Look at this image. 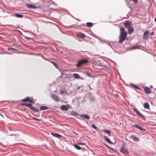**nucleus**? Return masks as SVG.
I'll list each match as a JSON object with an SVG mask.
<instances>
[{"label": "nucleus", "mask_w": 156, "mask_h": 156, "mask_svg": "<svg viewBox=\"0 0 156 156\" xmlns=\"http://www.w3.org/2000/svg\"><path fill=\"white\" fill-rule=\"evenodd\" d=\"M133 110L135 112H136L137 114V113H138L139 112L137 111L135 108H133Z\"/></svg>", "instance_id": "37"}, {"label": "nucleus", "mask_w": 156, "mask_h": 156, "mask_svg": "<svg viewBox=\"0 0 156 156\" xmlns=\"http://www.w3.org/2000/svg\"><path fill=\"white\" fill-rule=\"evenodd\" d=\"M144 106L145 108L149 109V105L147 102L145 103L144 104Z\"/></svg>", "instance_id": "21"}, {"label": "nucleus", "mask_w": 156, "mask_h": 156, "mask_svg": "<svg viewBox=\"0 0 156 156\" xmlns=\"http://www.w3.org/2000/svg\"><path fill=\"white\" fill-rule=\"evenodd\" d=\"M48 108L46 106H42L40 108V109L41 110H45Z\"/></svg>", "instance_id": "23"}, {"label": "nucleus", "mask_w": 156, "mask_h": 156, "mask_svg": "<svg viewBox=\"0 0 156 156\" xmlns=\"http://www.w3.org/2000/svg\"><path fill=\"white\" fill-rule=\"evenodd\" d=\"M154 20L156 22V17L154 19Z\"/></svg>", "instance_id": "46"}, {"label": "nucleus", "mask_w": 156, "mask_h": 156, "mask_svg": "<svg viewBox=\"0 0 156 156\" xmlns=\"http://www.w3.org/2000/svg\"><path fill=\"white\" fill-rule=\"evenodd\" d=\"M60 108L62 110L64 111H66L69 109V108L65 105L61 106Z\"/></svg>", "instance_id": "13"}, {"label": "nucleus", "mask_w": 156, "mask_h": 156, "mask_svg": "<svg viewBox=\"0 0 156 156\" xmlns=\"http://www.w3.org/2000/svg\"><path fill=\"white\" fill-rule=\"evenodd\" d=\"M14 15L15 16L20 18H21L23 17V15L21 14H14Z\"/></svg>", "instance_id": "24"}, {"label": "nucleus", "mask_w": 156, "mask_h": 156, "mask_svg": "<svg viewBox=\"0 0 156 156\" xmlns=\"http://www.w3.org/2000/svg\"><path fill=\"white\" fill-rule=\"evenodd\" d=\"M80 88H81V87H80V86H78V87H77V89H80Z\"/></svg>", "instance_id": "44"}, {"label": "nucleus", "mask_w": 156, "mask_h": 156, "mask_svg": "<svg viewBox=\"0 0 156 156\" xmlns=\"http://www.w3.org/2000/svg\"><path fill=\"white\" fill-rule=\"evenodd\" d=\"M23 106H25L27 107H29L30 108L32 106V105L30 103H24L22 104Z\"/></svg>", "instance_id": "19"}, {"label": "nucleus", "mask_w": 156, "mask_h": 156, "mask_svg": "<svg viewBox=\"0 0 156 156\" xmlns=\"http://www.w3.org/2000/svg\"><path fill=\"white\" fill-rule=\"evenodd\" d=\"M130 137L131 138L133 139L135 142H139L140 141V140L138 138L135 137L133 135H131L130 136Z\"/></svg>", "instance_id": "9"}, {"label": "nucleus", "mask_w": 156, "mask_h": 156, "mask_svg": "<svg viewBox=\"0 0 156 156\" xmlns=\"http://www.w3.org/2000/svg\"><path fill=\"white\" fill-rule=\"evenodd\" d=\"M51 62L53 64V65L56 68H57L58 66L57 64H56L55 62L53 61H51Z\"/></svg>", "instance_id": "32"}, {"label": "nucleus", "mask_w": 156, "mask_h": 156, "mask_svg": "<svg viewBox=\"0 0 156 156\" xmlns=\"http://www.w3.org/2000/svg\"><path fill=\"white\" fill-rule=\"evenodd\" d=\"M137 114L139 117L142 118L143 120H145V117L140 112H139L138 113H137Z\"/></svg>", "instance_id": "22"}, {"label": "nucleus", "mask_w": 156, "mask_h": 156, "mask_svg": "<svg viewBox=\"0 0 156 156\" xmlns=\"http://www.w3.org/2000/svg\"><path fill=\"white\" fill-rule=\"evenodd\" d=\"M87 61L86 60H80L78 62L76 65V66L77 67H80L83 64L87 63Z\"/></svg>", "instance_id": "3"}, {"label": "nucleus", "mask_w": 156, "mask_h": 156, "mask_svg": "<svg viewBox=\"0 0 156 156\" xmlns=\"http://www.w3.org/2000/svg\"><path fill=\"white\" fill-rule=\"evenodd\" d=\"M122 144L121 146V147L120 149V151L123 154H126L128 153V152L125 149L126 144L124 143L123 141L122 140Z\"/></svg>", "instance_id": "2"}, {"label": "nucleus", "mask_w": 156, "mask_h": 156, "mask_svg": "<svg viewBox=\"0 0 156 156\" xmlns=\"http://www.w3.org/2000/svg\"><path fill=\"white\" fill-rule=\"evenodd\" d=\"M77 36L78 37H80L81 38H84L85 37L84 34L81 32L77 33Z\"/></svg>", "instance_id": "10"}, {"label": "nucleus", "mask_w": 156, "mask_h": 156, "mask_svg": "<svg viewBox=\"0 0 156 156\" xmlns=\"http://www.w3.org/2000/svg\"><path fill=\"white\" fill-rule=\"evenodd\" d=\"M138 129H139L140 130H142V131H144L145 130V129L143 128V127H141L140 126L139 127Z\"/></svg>", "instance_id": "34"}, {"label": "nucleus", "mask_w": 156, "mask_h": 156, "mask_svg": "<svg viewBox=\"0 0 156 156\" xmlns=\"http://www.w3.org/2000/svg\"><path fill=\"white\" fill-rule=\"evenodd\" d=\"M104 137L105 138V139L108 143L111 144H113V143L109 139L107 138V137L106 136H104Z\"/></svg>", "instance_id": "16"}, {"label": "nucleus", "mask_w": 156, "mask_h": 156, "mask_svg": "<svg viewBox=\"0 0 156 156\" xmlns=\"http://www.w3.org/2000/svg\"><path fill=\"white\" fill-rule=\"evenodd\" d=\"M13 49L15 50V49L14 48H8V50H11Z\"/></svg>", "instance_id": "40"}, {"label": "nucleus", "mask_w": 156, "mask_h": 156, "mask_svg": "<svg viewBox=\"0 0 156 156\" xmlns=\"http://www.w3.org/2000/svg\"><path fill=\"white\" fill-rule=\"evenodd\" d=\"M133 126L135 127L136 128H137V129H139V127L140 126H139V125H133Z\"/></svg>", "instance_id": "36"}, {"label": "nucleus", "mask_w": 156, "mask_h": 156, "mask_svg": "<svg viewBox=\"0 0 156 156\" xmlns=\"http://www.w3.org/2000/svg\"><path fill=\"white\" fill-rule=\"evenodd\" d=\"M71 114L73 116H77L78 115V113L75 111L73 112Z\"/></svg>", "instance_id": "29"}, {"label": "nucleus", "mask_w": 156, "mask_h": 156, "mask_svg": "<svg viewBox=\"0 0 156 156\" xmlns=\"http://www.w3.org/2000/svg\"><path fill=\"white\" fill-rule=\"evenodd\" d=\"M26 5L27 8H29L34 9L36 8V6L35 5L30 4H26Z\"/></svg>", "instance_id": "11"}, {"label": "nucleus", "mask_w": 156, "mask_h": 156, "mask_svg": "<svg viewBox=\"0 0 156 156\" xmlns=\"http://www.w3.org/2000/svg\"><path fill=\"white\" fill-rule=\"evenodd\" d=\"M34 119H35V120H40L39 119H37V118H33Z\"/></svg>", "instance_id": "45"}, {"label": "nucleus", "mask_w": 156, "mask_h": 156, "mask_svg": "<svg viewBox=\"0 0 156 156\" xmlns=\"http://www.w3.org/2000/svg\"><path fill=\"white\" fill-rule=\"evenodd\" d=\"M87 25L88 27H91L93 26V23L90 22H87Z\"/></svg>", "instance_id": "28"}, {"label": "nucleus", "mask_w": 156, "mask_h": 156, "mask_svg": "<svg viewBox=\"0 0 156 156\" xmlns=\"http://www.w3.org/2000/svg\"><path fill=\"white\" fill-rule=\"evenodd\" d=\"M51 97L55 101L59 102L60 101V99L57 95L55 94H52L51 95Z\"/></svg>", "instance_id": "4"}, {"label": "nucleus", "mask_w": 156, "mask_h": 156, "mask_svg": "<svg viewBox=\"0 0 156 156\" xmlns=\"http://www.w3.org/2000/svg\"><path fill=\"white\" fill-rule=\"evenodd\" d=\"M128 32L129 34H131L133 31V29L132 27H130L128 28Z\"/></svg>", "instance_id": "17"}, {"label": "nucleus", "mask_w": 156, "mask_h": 156, "mask_svg": "<svg viewBox=\"0 0 156 156\" xmlns=\"http://www.w3.org/2000/svg\"><path fill=\"white\" fill-rule=\"evenodd\" d=\"M90 99L91 100H92V101H94V98H90Z\"/></svg>", "instance_id": "43"}, {"label": "nucleus", "mask_w": 156, "mask_h": 156, "mask_svg": "<svg viewBox=\"0 0 156 156\" xmlns=\"http://www.w3.org/2000/svg\"><path fill=\"white\" fill-rule=\"evenodd\" d=\"M51 134L52 136L57 138H59L62 137V136L61 135L57 133L51 132Z\"/></svg>", "instance_id": "8"}, {"label": "nucleus", "mask_w": 156, "mask_h": 156, "mask_svg": "<svg viewBox=\"0 0 156 156\" xmlns=\"http://www.w3.org/2000/svg\"><path fill=\"white\" fill-rule=\"evenodd\" d=\"M84 144V143L82 142H80L78 143V145H83Z\"/></svg>", "instance_id": "39"}, {"label": "nucleus", "mask_w": 156, "mask_h": 156, "mask_svg": "<svg viewBox=\"0 0 156 156\" xmlns=\"http://www.w3.org/2000/svg\"><path fill=\"white\" fill-rule=\"evenodd\" d=\"M0 54H4V53H0Z\"/></svg>", "instance_id": "49"}, {"label": "nucleus", "mask_w": 156, "mask_h": 156, "mask_svg": "<svg viewBox=\"0 0 156 156\" xmlns=\"http://www.w3.org/2000/svg\"><path fill=\"white\" fill-rule=\"evenodd\" d=\"M51 2H52L53 4H55V2H53V1H51Z\"/></svg>", "instance_id": "47"}, {"label": "nucleus", "mask_w": 156, "mask_h": 156, "mask_svg": "<svg viewBox=\"0 0 156 156\" xmlns=\"http://www.w3.org/2000/svg\"><path fill=\"white\" fill-rule=\"evenodd\" d=\"M89 88H90V89L91 90V87H90V86H89Z\"/></svg>", "instance_id": "48"}, {"label": "nucleus", "mask_w": 156, "mask_h": 156, "mask_svg": "<svg viewBox=\"0 0 156 156\" xmlns=\"http://www.w3.org/2000/svg\"><path fill=\"white\" fill-rule=\"evenodd\" d=\"M120 34L119 36V43H122L125 40L127 35V32L125 31V29L123 27L120 28Z\"/></svg>", "instance_id": "1"}, {"label": "nucleus", "mask_w": 156, "mask_h": 156, "mask_svg": "<svg viewBox=\"0 0 156 156\" xmlns=\"http://www.w3.org/2000/svg\"><path fill=\"white\" fill-rule=\"evenodd\" d=\"M73 76L75 79H80L81 80H83V78L80 77V76H79V75L77 73H74L73 74Z\"/></svg>", "instance_id": "7"}, {"label": "nucleus", "mask_w": 156, "mask_h": 156, "mask_svg": "<svg viewBox=\"0 0 156 156\" xmlns=\"http://www.w3.org/2000/svg\"><path fill=\"white\" fill-rule=\"evenodd\" d=\"M92 126L93 128L95 129H98L97 127L94 125L92 124Z\"/></svg>", "instance_id": "35"}, {"label": "nucleus", "mask_w": 156, "mask_h": 156, "mask_svg": "<svg viewBox=\"0 0 156 156\" xmlns=\"http://www.w3.org/2000/svg\"><path fill=\"white\" fill-rule=\"evenodd\" d=\"M1 115V114L0 113V115Z\"/></svg>", "instance_id": "51"}, {"label": "nucleus", "mask_w": 156, "mask_h": 156, "mask_svg": "<svg viewBox=\"0 0 156 156\" xmlns=\"http://www.w3.org/2000/svg\"><path fill=\"white\" fill-rule=\"evenodd\" d=\"M131 85L132 86L134 87L136 89H139V87H138L137 86H136L135 84H131Z\"/></svg>", "instance_id": "30"}, {"label": "nucleus", "mask_w": 156, "mask_h": 156, "mask_svg": "<svg viewBox=\"0 0 156 156\" xmlns=\"http://www.w3.org/2000/svg\"><path fill=\"white\" fill-rule=\"evenodd\" d=\"M154 32L153 31H152L150 33V34L151 36L153 35L154 34Z\"/></svg>", "instance_id": "42"}, {"label": "nucleus", "mask_w": 156, "mask_h": 156, "mask_svg": "<svg viewBox=\"0 0 156 156\" xmlns=\"http://www.w3.org/2000/svg\"><path fill=\"white\" fill-rule=\"evenodd\" d=\"M104 144H105V145L108 148L113 151H114V149L110 147L109 146H108V145H107L106 144L104 143Z\"/></svg>", "instance_id": "31"}, {"label": "nucleus", "mask_w": 156, "mask_h": 156, "mask_svg": "<svg viewBox=\"0 0 156 156\" xmlns=\"http://www.w3.org/2000/svg\"><path fill=\"white\" fill-rule=\"evenodd\" d=\"M131 23L129 21H127L124 23V26L127 29L131 27Z\"/></svg>", "instance_id": "5"}, {"label": "nucleus", "mask_w": 156, "mask_h": 156, "mask_svg": "<svg viewBox=\"0 0 156 156\" xmlns=\"http://www.w3.org/2000/svg\"><path fill=\"white\" fill-rule=\"evenodd\" d=\"M149 32L148 31H146L144 32L143 38L144 39H147L148 38Z\"/></svg>", "instance_id": "6"}, {"label": "nucleus", "mask_w": 156, "mask_h": 156, "mask_svg": "<svg viewBox=\"0 0 156 156\" xmlns=\"http://www.w3.org/2000/svg\"><path fill=\"white\" fill-rule=\"evenodd\" d=\"M76 20H79L78 19H76Z\"/></svg>", "instance_id": "50"}, {"label": "nucleus", "mask_w": 156, "mask_h": 156, "mask_svg": "<svg viewBox=\"0 0 156 156\" xmlns=\"http://www.w3.org/2000/svg\"><path fill=\"white\" fill-rule=\"evenodd\" d=\"M60 94H64V95L65 94H66L67 95H69L70 94L68 93L66 90H61L59 92Z\"/></svg>", "instance_id": "12"}, {"label": "nucleus", "mask_w": 156, "mask_h": 156, "mask_svg": "<svg viewBox=\"0 0 156 156\" xmlns=\"http://www.w3.org/2000/svg\"><path fill=\"white\" fill-rule=\"evenodd\" d=\"M25 38H26L28 40H30V39H32V38H30V37H26L25 36Z\"/></svg>", "instance_id": "38"}, {"label": "nucleus", "mask_w": 156, "mask_h": 156, "mask_svg": "<svg viewBox=\"0 0 156 156\" xmlns=\"http://www.w3.org/2000/svg\"><path fill=\"white\" fill-rule=\"evenodd\" d=\"M140 47V46L138 45H134L133 47H132L131 48V49H136L139 48Z\"/></svg>", "instance_id": "25"}, {"label": "nucleus", "mask_w": 156, "mask_h": 156, "mask_svg": "<svg viewBox=\"0 0 156 156\" xmlns=\"http://www.w3.org/2000/svg\"><path fill=\"white\" fill-rule=\"evenodd\" d=\"M80 116L81 117H83L87 119H90V116L86 114L81 115Z\"/></svg>", "instance_id": "18"}, {"label": "nucleus", "mask_w": 156, "mask_h": 156, "mask_svg": "<svg viewBox=\"0 0 156 156\" xmlns=\"http://www.w3.org/2000/svg\"><path fill=\"white\" fill-rule=\"evenodd\" d=\"M132 1H133L136 3H137L138 2V0H132Z\"/></svg>", "instance_id": "41"}, {"label": "nucleus", "mask_w": 156, "mask_h": 156, "mask_svg": "<svg viewBox=\"0 0 156 156\" xmlns=\"http://www.w3.org/2000/svg\"><path fill=\"white\" fill-rule=\"evenodd\" d=\"M30 109L32 110L35 112H37L39 111L37 108H35L33 106H32L31 107Z\"/></svg>", "instance_id": "20"}, {"label": "nucleus", "mask_w": 156, "mask_h": 156, "mask_svg": "<svg viewBox=\"0 0 156 156\" xmlns=\"http://www.w3.org/2000/svg\"><path fill=\"white\" fill-rule=\"evenodd\" d=\"M144 90L145 92L147 94H149L151 92L150 89L148 87H145L144 88Z\"/></svg>", "instance_id": "15"}, {"label": "nucleus", "mask_w": 156, "mask_h": 156, "mask_svg": "<svg viewBox=\"0 0 156 156\" xmlns=\"http://www.w3.org/2000/svg\"><path fill=\"white\" fill-rule=\"evenodd\" d=\"M103 131L105 133H107L108 135L109 136H110V134L111 133V132L110 130L104 129L103 130Z\"/></svg>", "instance_id": "27"}, {"label": "nucleus", "mask_w": 156, "mask_h": 156, "mask_svg": "<svg viewBox=\"0 0 156 156\" xmlns=\"http://www.w3.org/2000/svg\"><path fill=\"white\" fill-rule=\"evenodd\" d=\"M74 147L77 150H80L81 149V147L78 144H75L74 145Z\"/></svg>", "instance_id": "26"}, {"label": "nucleus", "mask_w": 156, "mask_h": 156, "mask_svg": "<svg viewBox=\"0 0 156 156\" xmlns=\"http://www.w3.org/2000/svg\"><path fill=\"white\" fill-rule=\"evenodd\" d=\"M86 74L88 76H91V74L88 71H86Z\"/></svg>", "instance_id": "33"}, {"label": "nucleus", "mask_w": 156, "mask_h": 156, "mask_svg": "<svg viewBox=\"0 0 156 156\" xmlns=\"http://www.w3.org/2000/svg\"><path fill=\"white\" fill-rule=\"evenodd\" d=\"M23 102H26L29 101L30 103H32L33 100L32 99H30L29 97H27L22 100Z\"/></svg>", "instance_id": "14"}]
</instances>
